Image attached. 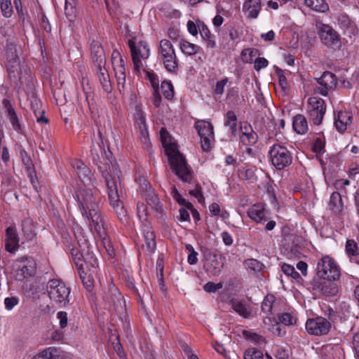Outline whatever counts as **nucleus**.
Here are the masks:
<instances>
[{"mask_svg": "<svg viewBox=\"0 0 359 359\" xmlns=\"http://www.w3.org/2000/svg\"><path fill=\"white\" fill-rule=\"evenodd\" d=\"M145 198L147 203L154 210H155L156 212L159 213L163 212L162 205L160 203L159 198L153 190L147 191L145 195Z\"/></svg>", "mask_w": 359, "mask_h": 359, "instance_id": "nucleus-34", "label": "nucleus"}, {"mask_svg": "<svg viewBox=\"0 0 359 359\" xmlns=\"http://www.w3.org/2000/svg\"><path fill=\"white\" fill-rule=\"evenodd\" d=\"M162 94L167 100H171L174 96V88L170 81H163L161 85Z\"/></svg>", "mask_w": 359, "mask_h": 359, "instance_id": "nucleus-44", "label": "nucleus"}, {"mask_svg": "<svg viewBox=\"0 0 359 359\" xmlns=\"http://www.w3.org/2000/svg\"><path fill=\"white\" fill-rule=\"evenodd\" d=\"M195 128L201 137V148L208 151L211 148V142L214 140L212 125L206 121L200 120L196 122Z\"/></svg>", "mask_w": 359, "mask_h": 359, "instance_id": "nucleus-14", "label": "nucleus"}, {"mask_svg": "<svg viewBox=\"0 0 359 359\" xmlns=\"http://www.w3.org/2000/svg\"><path fill=\"white\" fill-rule=\"evenodd\" d=\"M71 255L74 263L78 267L79 272H80V271L82 270L83 263V255L81 253L79 250L76 248H72L71 250Z\"/></svg>", "mask_w": 359, "mask_h": 359, "instance_id": "nucleus-47", "label": "nucleus"}, {"mask_svg": "<svg viewBox=\"0 0 359 359\" xmlns=\"http://www.w3.org/2000/svg\"><path fill=\"white\" fill-rule=\"evenodd\" d=\"M6 63L10 71L14 72L19 66V57L15 48H9L6 51Z\"/></svg>", "mask_w": 359, "mask_h": 359, "instance_id": "nucleus-32", "label": "nucleus"}, {"mask_svg": "<svg viewBox=\"0 0 359 359\" xmlns=\"http://www.w3.org/2000/svg\"><path fill=\"white\" fill-rule=\"evenodd\" d=\"M22 230L24 234L29 239H32L36 235L32 222L29 218H26L22 221Z\"/></svg>", "mask_w": 359, "mask_h": 359, "instance_id": "nucleus-42", "label": "nucleus"}, {"mask_svg": "<svg viewBox=\"0 0 359 359\" xmlns=\"http://www.w3.org/2000/svg\"><path fill=\"white\" fill-rule=\"evenodd\" d=\"M279 321L284 325H290L295 323V319L290 313H285L279 317Z\"/></svg>", "mask_w": 359, "mask_h": 359, "instance_id": "nucleus-53", "label": "nucleus"}, {"mask_svg": "<svg viewBox=\"0 0 359 359\" xmlns=\"http://www.w3.org/2000/svg\"><path fill=\"white\" fill-rule=\"evenodd\" d=\"M240 142L246 147L255 145L258 141V135L251 125L247 122L241 123L239 128Z\"/></svg>", "mask_w": 359, "mask_h": 359, "instance_id": "nucleus-16", "label": "nucleus"}, {"mask_svg": "<svg viewBox=\"0 0 359 359\" xmlns=\"http://www.w3.org/2000/svg\"><path fill=\"white\" fill-rule=\"evenodd\" d=\"M304 3L306 6L316 11L324 13L328 10V5L325 0H305Z\"/></svg>", "mask_w": 359, "mask_h": 359, "instance_id": "nucleus-39", "label": "nucleus"}, {"mask_svg": "<svg viewBox=\"0 0 359 359\" xmlns=\"http://www.w3.org/2000/svg\"><path fill=\"white\" fill-rule=\"evenodd\" d=\"M338 24L344 30V33H347L349 34V36L355 33V24L350 19L347 15L341 14L338 17Z\"/></svg>", "mask_w": 359, "mask_h": 359, "instance_id": "nucleus-30", "label": "nucleus"}, {"mask_svg": "<svg viewBox=\"0 0 359 359\" xmlns=\"http://www.w3.org/2000/svg\"><path fill=\"white\" fill-rule=\"evenodd\" d=\"M223 284L222 283H215L213 282H208L204 286L203 289L205 292L211 293L215 292L218 290L222 288Z\"/></svg>", "mask_w": 359, "mask_h": 359, "instance_id": "nucleus-51", "label": "nucleus"}, {"mask_svg": "<svg viewBox=\"0 0 359 359\" xmlns=\"http://www.w3.org/2000/svg\"><path fill=\"white\" fill-rule=\"evenodd\" d=\"M292 127L299 134H305L308 131V123L306 117L302 114H297L293 118Z\"/></svg>", "mask_w": 359, "mask_h": 359, "instance_id": "nucleus-31", "label": "nucleus"}, {"mask_svg": "<svg viewBox=\"0 0 359 359\" xmlns=\"http://www.w3.org/2000/svg\"><path fill=\"white\" fill-rule=\"evenodd\" d=\"M198 27L200 34L202 39L206 41L207 46L210 48H214L216 43L212 39V36L208 27L203 22H200L198 24Z\"/></svg>", "mask_w": 359, "mask_h": 359, "instance_id": "nucleus-37", "label": "nucleus"}, {"mask_svg": "<svg viewBox=\"0 0 359 359\" xmlns=\"http://www.w3.org/2000/svg\"><path fill=\"white\" fill-rule=\"evenodd\" d=\"M224 259L222 255H219L218 257L216 254H209L204 264L205 270L208 273L213 276H219L224 266V263L221 262L219 259Z\"/></svg>", "mask_w": 359, "mask_h": 359, "instance_id": "nucleus-19", "label": "nucleus"}, {"mask_svg": "<svg viewBox=\"0 0 359 359\" xmlns=\"http://www.w3.org/2000/svg\"><path fill=\"white\" fill-rule=\"evenodd\" d=\"M111 62L115 72L117 86L120 93L125 90L126 67L123 59L118 50H114L111 54Z\"/></svg>", "mask_w": 359, "mask_h": 359, "instance_id": "nucleus-15", "label": "nucleus"}, {"mask_svg": "<svg viewBox=\"0 0 359 359\" xmlns=\"http://www.w3.org/2000/svg\"><path fill=\"white\" fill-rule=\"evenodd\" d=\"M316 274L322 279L336 280L339 278L340 269L332 257L325 255L322 257L317 263Z\"/></svg>", "mask_w": 359, "mask_h": 359, "instance_id": "nucleus-5", "label": "nucleus"}, {"mask_svg": "<svg viewBox=\"0 0 359 359\" xmlns=\"http://www.w3.org/2000/svg\"><path fill=\"white\" fill-rule=\"evenodd\" d=\"M76 10L74 0H65V13L69 21L73 22L76 19Z\"/></svg>", "mask_w": 359, "mask_h": 359, "instance_id": "nucleus-40", "label": "nucleus"}, {"mask_svg": "<svg viewBox=\"0 0 359 359\" xmlns=\"http://www.w3.org/2000/svg\"><path fill=\"white\" fill-rule=\"evenodd\" d=\"M269 155L272 165L279 170L290 166L292 162V153L280 144H274L271 147Z\"/></svg>", "mask_w": 359, "mask_h": 359, "instance_id": "nucleus-6", "label": "nucleus"}, {"mask_svg": "<svg viewBox=\"0 0 359 359\" xmlns=\"http://www.w3.org/2000/svg\"><path fill=\"white\" fill-rule=\"evenodd\" d=\"M180 48L182 52L186 55H193L198 53L201 48L200 46L190 43L189 41L182 39L180 42Z\"/></svg>", "mask_w": 359, "mask_h": 359, "instance_id": "nucleus-38", "label": "nucleus"}, {"mask_svg": "<svg viewBox=\"0 0 359 359\" xmlns=\"http://www.w3.org/2000/svg\"><path fill=\"white\" fill-rule=\"evenodd\" d=\"M6 250L11 253L19 248V239L14 226H9L6 230Z\"/></svg>", "mask_w": 359, "mask_h": 359, "instance_id": "nucleus-20", "label": "nucleus"}, {"mask_svg": "<svg viewBox=\"0 0 359 359\" xmlns=\"http://www.w3.org/2000/svg\"><path fill=\"white\" fill-rule=\"evenodd\" d=\"M15 7L19 18L22 20H25V14L27 13L26 9L22 5L20 0H14Z\"/></svg>", "mask_w": 359, "mask_h": 359, "instance_id": "nucleus-52", "label": "nucleus"}, {"mask_svg": "<svg viewBox=\"0 0 359 359\" xmlns=\"http://www.w3.org/2000/svg\"><path fill=\"white\" fill-rule=\"evenodd\" d=\"M276 358L277 359H289V353L287 350L279 348L276 353Z\"/></svg>", "mask_w": 359, "mask_h": 359, "instance_id": "nucleus-64", "label": "nucleus"}, {"mask_svg": "<svg viewBox=\"0 0 359 359\" xmlns=\"http://www.w3.org/2000/svg\"><path fill=\"white\" fill-rule=\"evenodd\" d=\"M0 8L4 18H11L13 13L11 0H0Z\"/></svg>", "mask_w": 359, "mask_h": 359, "instance_id": "nucleus-43", "label": "nucleus"}, {"mask_svg": "<svg viewBox=\"0 0 359 359\" xmlns=\"http://www.w3.org/2000/svg\"><path fill=\"white\" fill-rule=\"evenodd\" d=\"M325 143L320 138H317L313 145V151L316 154H320L323 151Z\"/></svg>", "mask_w": 359, "mask_h": 359, "instance_id": "nucleus-61", "label": "nucleus"}, {"mask_svg": "<svg viewBox=\"0 0 359 359\" xmlns=\"http://www.w3.org/2000/svg\"><path fill=\"white\" fill-rule=\"evenodd\" d=\"M47 291L50 299L57 304L69 303V287L60 280L52 279L48 282Z\"/></svg>", "mask_w": 359, "mask_h": 359, "instance_id": "nucleus-9", "label": "nucleus"}, {"mask_svg": "<svg viewBox=\"0 0 359 359\" xmlns=\"http://www.w3.org/2000/svg\"><path fill=\"white\" fill-rule=\"evenodd\" d=\"M346 252L348 256L359 255V248L354 240H347L346 243Z\"/></svg>", "mask_w": 359, "mask_h": 359, "instance_id": "nucleus-48", "label": "nucleus"}, {"mask_svg": "<svg viewBox=\"0 0 359 359\" xmlns=\"http://www.w3.org/2000/svg\"><path fill=\"white\" fill-rule=\"evenodd\" d=\"M60 351L55 347H48L36 355L32 359H60Z\"/></svg>", "mask_w": 359, "mask_h": 359, "instance_id": "nucleus-36", "label": "nucleus"}, {"mask_svg": "<svg viewBox=\"0 0 359 359\" xmlns=\"http://www.w3.org/2000/svg\"><path fill=\"white\" fill-rule=\"evenodd\" d=\"M269 65L268 60L264 57H257L254 62V67L256 71L266 67Z\"/></svg>", "mask_w": 359, "mask_h": 359, "instance_id": "nucleus-57", "label": "nucleus"}, {"mask_svg": "<svg viewBox=\"0 0 359 359\" xmlns=\"http://www.w3.org/2000/svg\"><path fill=\"white\" fill-rule=\"evenodd\" d=\"M334 280L323 279L321 281H314L312 283L313 290L325 297H332L337 294L338 287Z\"/></svg>", "mask_w": 359, "mask_h": 359, "instance_id": "nucleus-17", "label": "nucleus"}, {"mask_svg": "<svg viewBox=\"0 0 359 359\" xmlns=\"http://www.w3.org/2000/svg\"><path fill=\"white\" fill-rule=\"evenodd\" d=\"M228 78H224L217 82L214 92L217 95H222L224 91V86L227 83Z\"/></svg>", "mask_w": 359, "mask_h": 359, "instance_id": "nucleus-55", "label": "nucleus"}, {"mask_svg": "<svg viewBox=\"0 0 359 359\" xmlns=\"http://www.w3.org/2000/svg\"><path fill=\"white\" fill-rule=\"evenodd\" d=\"M2 104L6 109L7 116L9 118V121L13 126V128L17 132H20L22 130V127L19 122V119L15 112V110L13 107L10 100L8 99H4L2 101Z\"/></svg>", "mask_w": 359, "mask_h": 359, "instance_id": "nucleus-23", "label": "nucleus"}, {"mask_svg": "<svg viewBox=\"0 0 359 359\" xmlns=\"http://www.w3.org/2000/svg\"><path fill=\"white\" fill-rule=\"evenodd\" d=\"M36 270V264L32 257H22L17 259L13 266V275L18 281L33 276Z\"/></svg>", "mask_w": 359, "mask_h": 359, "instance_id": "nucleus-8", "label": "nucleus"}, {"mask_svg": "<svg viewBox=\"0 0 359 359\" xmlns=\"http://www.w3.org/2000/svg\"><path fill=\"white\" fill-rule=\"evenodd\" d=\"M143 233L144 238V245L143 246L147 248L149 253L154 252L156 247L154 232L150 229H144Z\"/></svg>", "mask_w": 359, "mask_h": 359, "instance_id": "nucleus-33", "label": "nucleus"}, {"mask_svg": "<svg viewBox=\"0 0 359 359\" xmlns=\"http://www.w3.org/2000/svg\"><path fill=\"white\" fill-rule=\"evenodd\" d=\"M19 302V299L16 297H6L4 299L5 307L7 310L11 311Z\"/></svg>", "mask_w": 359, "mask_h": 359, "instance_id": "nucleus-56", "label": "nucleus"}, {"mask_svg": "<svg viewBox=\"0 0 359 359\" xmlns=\"http://www.w3.org/2000/svg\"><path fill=\"white\" fill-rule=\"evenodd\" d=\"M246 267L253 271H260L263 264L255 259H248L245 261Z\"/></svg>", "mask_w": 359, "mask_h": 359, "instance_id": "nucleus-49", "label": "nucleus"}, {"mask_svg": "<svg viewBox=\"0 0 359 359\" xmlns=\"http://www.w3.org/2000/svg\"><path fill=\"white\" fill-rule=\"evenodd\" d=\"M158 54L165 69L171 73L175 72L178 66V60L170 41L162 39L160 41Z\"/></svg>", "mask_w": 359, "mask_h": 359, "instance_id": "nucleus-7", "label": "nucleus"}, {"mask_svg": "<svg viewBox=\"0 0 359 359\" xmlns=\"http://www.w3.org/2000/svg\"><path fill=\"white\" fill-rule=\"evenodd\" d=\"M57 318L59 320L60 327L61 328H65L67 326L68 318L67 312L59 311L57 313Z\"/></svg>", "mask_w": 359, "mask_h": 359, "instance_id": "nucleus-60", "label": "nucleus"}, {"mask_svg": "<svg viewBox=\"0 0 359 359\" xmlns=\"http://www.w3.org/2000/svg\"><path fill=\"white\" fill-rule=\"evenodd\" d=\"M106 184L107 187L108 198L111 206L113 208L117 215V217L121 222L126 221L128 219L127 211L125 209L122 201L120 200V196L122 194L123 188L118 170H117L116 175L111 177V181H107Z\"/></svg>", "mask_w": 359, "mask_h": 359, "instance_id": "nucleus-4", "label": "nucleus"}, {"mask_svg": "<svg viewBox=\"0 0 359 359\" xmlns=\"http://www.w3.org/2000/svg\"><path fill=\"white\" fill-rule=\"evenodd\" d=\"M140 140L145 144L147 149L150 147V142L149 139V132L147 129V127L144 126V128H140Z\"/></svg>", "mask_w": 359, "mask_h": 359, "instance_id": "nucleus-58", "label": "nucleus"}, {"mask_svg": "<svg viewBox=\"0 0 359 359\" xmlns=\"http://www.w3.org/2000/svg\"><path fill=\"white\" fill-rule=\"evenodd\" d=\"M224 126L229 128V132L232 135H236L237 133V116L233 111H228L225 114Z\"/></svg>", "mask_w": 359, "mask_h": 359, "instance_id": "nucleus-35", "label": "nucleus"}, {"mask_svg": "<svg viewBox=\"0 0 359 359\" xmlns=\"http://www.w3.org/2000/svg\"><path fill=\"white\" fill-rule=\"evenodd\" d=\"M95 70L103 90L107 94L110 93L113 88L109 74L105 66L95 68Z\"/></svg>", "mask_w": 359, "mask_h": 359, "instance_id": "nucleus-22", "label": "nucleus"}, {"mask_svg": "<svg viewBox=\"0 0 359 359\" xmlns=\"http://www.w3.org/2000/svg\"><path fill=\"white\" fill-rule=\"evenodd\" d=\"M201 190V187L198 184H196L195 189L191 190L189 191V194L196 197L199 203H203L205 200Z\"/></svg>", "mask_w": 359, "mask_h": 359, "instance_id": "nucleus-59", "label": "nucleus"}, {"mask_svg": "<svg viewBox=\"0 0 359 359\" xmlns=\"http://www.w3.org/2000/svg\"><path fill=\"white\" fill-rule=\"evenodd\" d=\"M247 214L248 217L257 223L266 220V209L262 204H255L250 207Z\"/></svg>", "mask_w": 359, "mask_h": 359, "instance_id": "nucleus-26", "label": "nucleus"}, {"mask_svg": "<svg viewBox=\"0 0 359 359\" xmlns=\"http://www.w3.org/2000/svg\"><path fill=\"white\" fill-rule=\"evenodd\" d=\"M307 111L313 123L316 126L320 125L326 111L325 101L317 97H309Z\"/></svg>", "mask_w": 359, "mask_h": 359, "instance_id": "nucleus-12", "label": "nucleus"}, {"mask_svg": "<svg viewBox=\"0 0 359 359\" xmlns=\"http://www.w3.org/2000/svg\"><path fill=\"white\" fill-rule=\"evenodd\" d=\"M73 167L76 171L79 178L86 184L87 182H92L93 176L90 170L81 161H76L73 163Z\"/></svg>", "mask_w": 359, "mask_h": 359, "instance_id": "nucleus-27", "label": "nucleus"}, {"mask_svg": "<svg viewBox=\"0 0 359 359\" xmlns=\"http://www.w3.org/2000/svg\"><path fill=\"white\" fill-rule=\"evenodd\" d=\"M134 119L135 123L139 126V128H144V126H146V118L142 107L140 105L135 107Z\"/></svg>", "mask_w": 359, "mask_h": 359, "instance_id": "nucleus-46", "label": "nucleus"}, {"mask_svg": "<svg viewBox=\"0 0 359 359\" xmlns=\"http://www.w3.org/2000/svg\"><path fill=\"white\" fill-rule=\"evenodd\" d=\"M82 216L93 224L95 231L100 233L104 229V220L100 208V193L93 185L81 188L76 194Z\"/></svg>", "mask_w": 359, "mask_h": 359, "instance_id": "nucleus-1", "label": "nucleus"}, {"mask_svg": "<svg viewBox=\"0 0 359 359\" xmlns=\"http://www.w3.org/2000/svg\"><path fill=\"white\" fill-rule=\"evenodd\" d=\"M152 103L156 107H158L161 103V96L159 93L158 88L154 90L153 97H152Z\"/></svg>", "mask_w": 359, "mask_h": 359, "instance_id": "nucleus-62", "label": "nucleus"}, {"mask_svg": "<svg viewBox=\"0 0 359 359\" xmlns=\"http://www.w3.org/2000/svg\"><path fill=\"white\" fill-rule=\"evenodd\" d=\"M165 147L169 163L172 170L182 181L191 182L192 180L191 170L187 163L185 158L177 149L176 145L169 144Z\"/></svg>", "mask_w": 359, "mask_h": 359, "instance_id": "nucleus-3", "label": "nucleus"}, {"mask_svg": "<svg viewBox=\"0 0 359 359\" xmlns=\"http://www.w3.org/2000/svg\"><path fill=\"white\" fill-rule=\"evenodd\" d=\"M100 142L93 143L91 147L90 154L93 163L97 166L102 173V177L107 181H111L117 170L121 171L116 168V163L112 161V153L107 145H105L102 139V135L99 133Z\"/></svg>", "mask_w": 359, "mask_h": 359, "instance_id": "nucleus-2", "label": "nucleus"}, {"mask_svg": "<svg viewBox=\"0 0 359 359\" xmlns=\"http://www.w3.org/2000/svg\"><path fill=\"white\" fill-rule=\"evenodd\" d=\"M318 34L322 43L328 48L339 49L341 42L339 35L330 25L323 23L317 25Z\"/></svg>", "mask_w": 359, "mask_h": 359, "instance_id": "nucleus-10", "label": "nucleus"}, {"mask_svg": "<svg viewBox=\"0 0 359 359\" xmlns=\"http://www.w3.org/2000/svg\"><path fill=\"white\" fill-rule=\"evenodd\" d=\"M276 297L273 294H267L262 303V311L266 315L272 314L273 304Z\"/></svg>", "mask_w": 359, "mask_h": 359, "instance_id": "nucleus-41", "label": "nucleus"}, {"mask_svg": "<svg viewBox=\"0 0 359 359\" xmlns=\"http://www.w3.org/2000/svg\"><path fill=\"white\" fill-rule=\"evenodd\" d=\"M255 175V170L253 168H250L249 166L244 167L239 172V176L241 178L245 180L252 179Z\"/></svg>", "mask_w": 359, "mask_h": 359, "instance_id": "nucleus-50", "label": "nucleus"}, {"mask_svg": "<svg viewBox=\"0 0 359 359\" xmlns=\"http://www.w3.org/2000/svg\"><path fill=\"white\" fill-rule=\"evenodd\" d=\"M329 208L330 210L335 214H340L342 212L344 203L341 196L339 192L334 191L331 194Z\"/></svg>", "mask_w": 359, "mask_h": 359, "instance_id": "nucleus-29", "label": "nucleus"}, {"mask_svg": "<svg viewBox=\"0 0 359 359\" xmlns=\"http://www.w3.org/2000/svg\"><path fill=\"white\" fill-rule=\"evenodd\" d=\"M353 347L358 359H359V333L355 334L353 337Z\"/></svg>", "mask_w": 359, "mask_h": 359, "instance_id": "nucleus-63", "label": "nucleus"}, {"mask_svg": "<svg viewBox=\"0 0 359 359\" xmlns=\"http://www.w3.org/2000/svg\"><path fill=\"white\" fill-rule=\"evenodd\" d=\"M243 9L248 12V17L257 18L261 10V0H245Z\"/></svg>", "mask_w": 359, "mask_h": 359, "instance_id": "nucleus-28", "label": "nucleus"}, {"mask_svg": "<svg viewBox=\"0 0 359 359\" xmlns=\"http://www.w3.org/2000/svg\"><path fill=\"white\" fill-rule=\"evenodd\" d=\"M230 304L233 311L241 316L245 318H249L253 316L252 311L250 305L245 302L233 299L230 301Z\"/></svg>", "mask_w": 359, "mask_h": 359, "instance_id": "nucleus-25", "label": "nucleus"}, {"mask_svg": "<svg viewBox=\"0 0 359 359\" xmlns=\"http://www.w3.org/2000/svg\"><path fill=\"white\" fill-rule=\"evenodd\" d=\"M353 115L349 111H339L337 116L334 118V125L337 130L340 132H344L347 126L352 122Z\"/></svg>", "mask_w": 359, "mask_h": 359, "instance_id": "nucleus-24", "label": "nucleus"}, {"mask_svg": "<svg viewBox=\"0 0 359 359\" xmlns=\"http://www.w3.org/2000/svg\"><path fill=\"white\" fill-rule=\"evenodd\" d=\"M244 359H263V355L259 351L248 350L245 353Z\"/></svg>", "mask_w": 359, "mask_h": 359, "instance_id": "nucleus-54", "label": "nucleus"}, {"mask_svg": "<svg viewBox=\"0 0 359 359\" xmlns=\"http://www.w3.org/2000/svg\"><path fill=\"white\" fill-rule=\"evenodd\" d=\"M306 332L314 336H323L329 333L331 330V323L322 316L309 318L306 322Z\"/></svg>", "mask_w": 359, "mask_h": 359, "instance_id": "nucleus-11", "label": "nucleus"}, {"mask_svg": "<svg viewBox=\"0 0 359 359\" xmlns=\"http://www.w3.org/2000/svg\"><path fill=\"white\" fill-rule=\"evenodd\" d=\"M257 53L258 50L255 48H245L241 54V60L245 63H251Z\"/></svg>", "mask_w": 359, "mask_h": 359, "instance_id": "nucleus-45", "label": "nucleus"}, {"mask_svg": "<svg viewBox=\"0 0 359 359\" xmlns=\"http://www.w3.org/2000/svg\"><path fill=\"white\" fill-rule=\"evenodd\" d=\"M92 60L95 68L105 66L106 58L104 50L97 42H93L91 44Z\"/></svg>", "mask_w": 359, "mask_h": 359, "instance_id": "nucleus-21", "label": "nucleus"}, {"mask_svg": "<svg viewBox=\"0 0 359 359\" xmlns=\"http://www.w3.org/2000/svg\"><path fill=\"white\" fill-rule=\"evenodd\" d=\"M128 46L131 51L132 60L134 65V71L136 72H140L142 66V59H147L149 56V48L145 41H140L136 46L135 42L132 40L128 41Z\"/></svg>", "mask_w": 359, "mask_h": 359, "instance_id": "nucleus-13", "label": "nucleus"}, {"mask_svg": "<svg viewBox=\"0 0 359 359\" xmlns=\"http://www.w3.org/2000/svg\"><path fill=\"white\" fill-rule=\"evenodd\" d=\"M318 83L320 86L316 89V91L326 96L330 90L334 89L336 87L337 77L335 74L330 72H325L323 75L318 79Z\"/></svg>", "mask_w": 359, "mask_h": 359, "instance_id": "nucleus-18", "label": "nucleus"}]
</instances>
